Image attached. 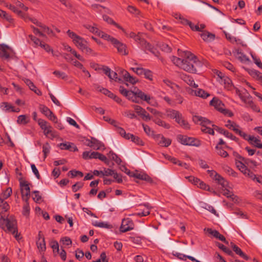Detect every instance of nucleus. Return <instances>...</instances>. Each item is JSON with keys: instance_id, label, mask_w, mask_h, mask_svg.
I'll return each instance as SVG.
<instances>
[{"instance_id": "obj_57", "label": "nucleus", "mask_w": 262, "mask_h": 262, "mask_svg": "<svg viewBox=\"0 0 262 262\" xmlns=\"http://www.w3.org/2000/svg\"><path fill=\"white\" fill-rule=\"evenodd\" d=\"M114 171L115 170L109 168H104L103 170H101V173L105 176H113V174H114Z\"/></svg>"}, {"instance_id": "obj_13", "label": "nucleus", "mask_w": 262, "mask_h": 262, "mask_svg": "<svg viewBox=\"0 0 262 262\" xmlns=\"http://www.w3.org/2000/svg\"><path fill=\"white\" fill-rule=\"evenodd\" d=\"M134 228V224L133 221L129 219H124L122 221L120 226V231L122 232H126L127 231L133 230Z\"/></svg>"}, {"instance_id": "obj_12", "label": "nucleus", "mask_w": 262, "mask_h": 262, "mask_svg": "<svg viewBox=\"0 0 262 262\" xmlns=\"http://www.w3.org/2000/svg\"><path fill=\"white\" fill-rule=\"evenodd\" d=\"M153 138L159 145L162 147H168L171 143V139L165 138L161 134H155Z\"/></svg>"}, {"instance_id": "obj_10", "label": "nucleus", "mask_w": 262, "mask_h": 262, "mask_svg": "<svg viewBox=\"0 0 262 262\" xmlns=\"http://www.w3.org/2000/svg\"><path fill=\"white\" fill-rule=\"evenodd\" d=\"M110 38H107V40L110 41L115 46V48L117 49L118 52L123 55H126L128 54V51L126 49V46L120 42L116 38H114L113 37L110 35Z\"/></svg>"}, {"instance_id": "obj_4", "label": "nucleus", "mask_w": 262, "mask_h": 262, "mask_svg": "<svg viewBox=\"0 0 262 262\" xmlns=\"http://www.w3.org/2000/svg\"><path fill=\"white\" fill-rule=\"evenodd\" d=\"M20 189L21 193V196L25 204L23 208V214L26 217H28L30 214V207L28 203V200L30 197V189L29 184L26 181L20 182Z\"/></svg>"}, {"instance_id": "obj_63", "label": "nucleus", "mask_w": 262, "mask_h": 262, "mask_svg": "<svg viewBox=\"0 0 262 262\" xmlns=\"http://www.w3.org/2000/svg\"><path fill=\"white\" fill-rule=\"evenodd\" d=\"M198 186L200 188L206 190H210L209 186L206 185L205 183L200 180V182H198Z\"/></svg>"}, {"instance_id": "obj_22", "label": "nucleus", "mask_w": 262, "mask_h": 262, "mask_svg": "<svg viewBox=\"0 0 262 262\" xmlns=\"http://www.w3.org/2000/svg\"><path fill=\"white\" fill-rule=\"evenodd\" d=\"M176 121L184 129H188L190 128L189 124L184 119L181 114H180L179 117L176 119Z\"/></svg>"}, {"instance_id": "obj_29", "label": "nucleus", "mask_w": 262, "mask_h": 262, "mask_svg": "<svg viewBox=\"0 0 262 262\" xmlns=\"http://www.w3.org/2000/svg\"><path fill=\"white\" fill-rule=\"evenodd\" d=\"M194 92L195 96L200 97L203 98H206L210 96V94L208 93L205 92L202 89H198L195 90Z\"/></svg>"}, {"instance_id": "obj_21", "label": "nucleus", "mask_w": 262, "mask_h": 262, "mask_svg": "<svg viewBox=\"0 0 262 262\" xmlns=\"http://www.w3.org/2000/svg\"><path fill=\"white\" fill-rule=\"evenodd\" d=\"M135 94L136 95V98L138 97L142 100H143L146 101L147 103H149V100H150V97L149 96L146 95L144 93L142 92L141 90L138 89H135Z\"/></svg>"}, {"instance_id": "obj_1", "label": "nucleus", "mask_w": 262, "mask_h": 262, "mask_svg": "<svg viewBox=\"0 0 262 262\" xmlns=\"http://www.w3.org/2000/svg\"><path fill=\"white\" fill-rule=\"evenodd\" d=\"M34 25H35L34 26V43L37 46L40 47L47 52H53L51 47L46 43L48 38L45 34L47 33L54 36L53 31L35 19H34Z\"/></svg>"}, {"instance_id": "obj_52", "label": "nucleus", "mask_w": 262, "mask_h": 262, "mask_svg": "<svg viewBox=\"0 0 262 262\" xmlns=\"http://www.w3.org/2000/svg\"><path fill=\"white\" fill-rule=\"evenodd\" d=\"M143 206L146 207V210H143L142 212L138 213V215L140 216H144L150 214L149 207L148 204H144Z\"/></svg>"}, {"instance_id": "obj_19", "label": "nucleus", "mask_w": 262, "mask_h": 262, "mask_svg": "<svg viewBox=\"0 0 262 262\" xmlns=\"http://www.w3.org/2000/svg\"><path fill=\"white\" fill-rule=\"evenodd\" d=\"M59 146L61 149L69 150L71 151H76L78 150V149L74 144L73 143H61Z\"/></svg>"}, {"instance_id": "obj_11", "label": "nucleus", "mask_w": 262, "mask_h": 262, "mask_svg": "<svg viewBox=\"0 0 262 262\" xmlns=\"http://www.w3.org/2000/svg\"><path fill=\"white\" fill-rule=\"evenodd\" d=\"M83 26L85 28L89 30L90 32L98 36L99 37H100L102 38H103L105 40H107V38H110V35H108L107 34L99 30L97 27V25L96 24H94L93 26L86 24Z\"/></svg>"}, {"instance_id": "obj_46", "label": "nucleus", "mask_w": 262, "mask_h": 262, "mask_svg": "<svg viewBox=\"0 0 262 262\" xmlns=\"http://www.w3.org/2000/svg\"><path fill=\"white\" fill-rule=\"evenodd\" d=\"M12 193V189L11 188H7L2 194L0 198H2L4 200L8 198Z\"/></svg>"}, {"instance_id": "obj_2", "label": "nucleus", "mask_w": 262, "mask_h": 262, "mask_svg": "<svg viewBox=\"0 0 262 262\" xmlns=\"http://www.w3.org/2000/svg\"><path fill=\"white\" fill-rule=\"evenodd\" d=\"M184 58L172 56L171 60L176 66L183 70L191 73H195L196 69L201 66V62L197 57L189 52H184Z\"/></svg>"}, {"instance_id": "obj_54", "label": "nucleus", "mask_w": 262, "mask_h": 262, "mask_svg": "<svg viewBox=\"0 0 262 262\" xmlns=\"http://www.w3.org/2000/svg\"><path fill=\"white\" fill-rule=\"evenodd\" d=\"M125 97H127L129 100H132L133 102H135L136 103L138 102V101L136 100L137 98H136L135 90L134 91H129V93H127V95H126Z\"/></svg>"}, {"instance_id": "obj_17", "label": "nucleus", "mask_w": 262, "mask_h": 262, "mask_svg": "<svg viewBox=\"0 0 262 262\" xmlns=\"http://www.w3.org/2000/svg\"><path fill=\"white\" fill-rule=\"evenodd\" d=\"M131 176L141 180H144L149 183L152 182V179L148 175L145 173L136 172L134 173L132 175H131Z\"/></svg>"}, {"instance_id": "obj_27", "label": "nucleus", "mask_w": 262, "mask_h": 262, "mask_svg": "<svg viewBox=\"0 0 262 262\" xmlns=\"http://www.w3.org/2000/svg\"><path fill=\"white\" fill-rule=\"evenodd\" d=\"M235 164L236 165V167L242 172H243L245 174H247V171L248 168L241 161H237L236 160Z\"/></svg>"}, {"instance_id": "obj_53", "label": "nucleus", "mask_w": 262, "mask_h": 262, "mask_svg": "<svg viewBox=\"0 0 262 262\" xmlns=\"http://www.w3.org/2000/svg\"><path fill=\"white\" fill-rule=\"evenodd\" d=\"M185 81L189 85L193 86V88H197L198 85L195 83L193 78L190 76H187L185 78Z\"/></svg>"}, {"instance_id": "obj_55", "label": "nucleus", "mask_w": 262, "mask_h": 262, "mask_svg": "<svg viewBox=\"0 0 262 262\" xmlns=\"http://www.w3.org/2000/svg\"><path fill=\"white\" fill-rule=\"evenodd\" d=\"M139 116H140L144 121H148L151 120V117L149 114L144 109Z\"/></svg>"}, {"instance_id": "obj_6", "label": "nucleus", "mask_w": 262, "mask_h": 262, "mask_svg": "<svg viewBox=\"0 0 262 262\" xmlns=\"http://www.w3.org/2000/svg\"><path fill=\"white\" fill-rule=\"evenodd\" d=\"M244 92H243L242 91L236 89V93L239 96L242 101L255 111L259 112V109L254 104L252 97L250 95L249 93L245 89H244Z\"/></svg>"}, {"instance_id": "obj_48", "label": "nucleus", "mask_w": 262, "mask_h": 262, "mask_svg": "<svg viewBox=\"0 0 262 262\" xmlns=\"http://www.w3.org/2000/svg\"><path fill=\"white\" fill-rule=\"evenodd\" d=\"M205 231H207L209 234L212 235L213 237H215L216 238H217L218 236L220 235V233L218 231L216 230H212L211 228H205L204 229Z\"/></svg>"}, {"instance_id": "obj_36", "label": "nucleus", "mask_w": 262, "mask_h": 262, "mask_svg": "<svg viewBox=\"0 0 262 262\" xmlns=\"http://www.w3.org/2000/svg\"><path fill=\"white\" fill-rule=\"evenodd\" d=\"M36 245L38 249L40 251H45L46 249V243L45 239H42L41 240H37L36 241Z\"/></svg>"}, {"instance_id": "obj_8", "label": "nucleus", "mask_w": 262, "mask_h": 262, "mask_svg": "<svg viewBox=\"0 0 262 262\" xmlns=\"http://www.w3.org/2000/svg\"><path fill=\"white\" fill-rule=\"evenodd\" d=\"M37 122L46 136L51 138H54L57 136L56 133L52 129V127L49 124L48 122L41 119H38Z\"/></svg>"}, {"instance_id": "obj_18", "label": "nucleus", "mask_w": 262, "mask_h": 262, "mask_svg": "<svg viewBox=\"0 0 262 262\" xmlns=\"http://www.w3.org/2000/svg\"><path fill=\"white\" fill-rule=\"evenodd\" d=\"M210 105L214 106V107L219 112L224 106V104L222 102L221 100L216 97H214L210 101Z\"/></svg>"}, {"instance_id": "obj_42", "label": "nucleus", "mask_w": 262, "mask_h": 262, "mask_svg": "<svg viewBox=\"0 0 262 262\" xmlns=\"http://www.w3.org/2000/svg\"><path fill=\"white\" fill-rule=\"evenodd\" d=\"M51 147L49 144L47 142L42 146V152H43L44 158H46L47 155L50 153Z\"/></svg>"}, {"instance_id": "obj_14", "label": "nucleus", "mask_w": 262, "mask_h": 262, "mask_svg": "<svg viewBox=\"0 0 262 262\" xmlns=\"http://www.w3.org/2000/svg\"><path fill=\"white\" fill-rule=\"evenodd\" d=\"M11 48L6 45H0V57L3 59L8 60L10 58Z\"/></svg>"}, {"instance_id": "obj_9", "label": "nucleus", "mask_w": 262, "mask_h": 262, "mask_svg": "<svg viewBox=\"0 0 262 262\" xmlns=\"http://www.w3.org/2000/svg\"><path fill=\"white\" fill-rule=\"evenodd\" d=\"M178 140L182 144L190 146H199L201 145L200 141L192 137L179 135L178 136Z\"/></svg>"}, {"instance_id": "obj_39", "label": "nucleus", "mask_w": 262, "mask_h": 262, "mask_svg": "<svg viewBox=\"0 0 262 262\" xmlns=\"http://www.w3.org/2000/svg\"><path fill=\"white\" fill-rule=\"evenodd\" d=\"M93 148L94 149L98 150L100 149L101 147L102 144L100 141L98 140L95 138L92 137Z\"/></svg>"}, {"instance_id": "obj_59", "label": "nucleus", "mask_w": 262, "mask_h": 262, "mask_svg": "<svg viewBox=\"0 0 262 262\" xmlns=\"http://www.w3.org/2000/svg\"><path fill=\"white\" fill-rule=\"evenodd\" d=\"M0 16L6 19L9 22H11L13 20L11 16L6 12L0 9Z\"/></svg>"}, {"instance_id": "obj_16", "label": "nucleus", "mask_w": 262, "mask_h": 262, "mask_svg": "<svg viewBox=\"0 0 262 262\" xmlns=\"http://www.w3.org/2000/svg\"><path fill=\"white\" fill-rule=\"evenodd\" d=\"M223 33L225 34L226 39L231 43H236L237 44L241 45L243 47H246V45L244 44L241 39L231 36L225 31H223Z\"/></svg>"}, {"instance_id": "obj_28", "label": "nucleus", "mask_w": 262, "mask_h": 262, "mask_svg": "<svg viewBox=\"0 0 262 262\" xmlns=\"http://www.w3.org/2000/svg\"><path fill=\"white\" fill-rule=\"evenodd\" d=\"M216 245L220 249L222 250L225 253H226L228 255H230V256L233 255V253L232 252V251L230 249L226 247L222 244L217 242L216 243Z\"/></svg>"}, {"instance_id": "obj_24", "label": "nucleus", "mask_w": 262, "mask_h": 262, "mask_svg": "<svg viewBox=\"0 0 262 262\" xmlns=\"http://www.w3.org/2000/svg\"><path fill=\"white\" fill-rule=\"evenodd\" d=\"M9 208V205L5 200L0 198V213H3L7 211Z\"/></svg>"}, {"instance_id": "obj_50", "label": "nucleus", "mask_w": 262, "mask_h": 262, "mask_svg": "<svg viewBox=\"0 0 262 262\" xmlns=\"http://www.w3.org/2000/svg\"><path fill=\"white\" fill-rule=\"evenodd\" d=\"M81 51L88 55L91 54L95 55L96 54L91 48H89L87 46V44L83 48H82Z\"/></svg>"}, {"instance_id": "obj_60", "label": "nucleus", "mask_w": 262, "mask_h": 262, "mask_svg": "<svg viewBox=\"0 0 262 262\" xmlns=\"http://www.w3.org/2000/svg\"><path fill=\"white\" fill-rule=\"evenodd\" d=\"M83 186V183L82 182H77L76 184L72 186V190L75 192L77 191L79 189L81 188Z\"/></svg>"}, {"instance_id": "obj_47", "label": "nucleus", "mask_w": 262, "mask_h": 262, "mask_svg": "<svg viewBox=\"0 0 262 262\" xmlns=\"http://www.w3.org/2000/svg\"><path fill=\"white\" fill-rule=\"evenodd\" d=\"M34 194L35 195V197H34V201L36 203L39 204L43 201L41 195L38 191H34Z\"/></svg>"}, {"instance_id": "obj_25", "label": "nucleus", "mask_w": 262, "mask_h": 262, "mask_svg": "<svg viewBox=\"0 0 262 262\" xmlns=\"http://www.w3.org/2000/svg\"><path fill=\"white\" fill-rule=\"evenodd\" d=\"M141 46L154 54H156V49L151 45L147 42L145 40H142Z\"/></svg>"}, {"instance_id": "obj_30", "label": "nucleus", "mask_w": 262, "mask_h": 262, "mask_svg": "<svg viewBox=\"0 0 262 262\" xmlns=\"http://www.w3.org/2000/svg\"><path fill=\"white\" fill-rule=\"evenodd\" d=\"M153 121L157 125L162 126L166 129H169L170 127V124L166 123L165 121H162L159 118H156L153 120Z\"/></svg>"}, {"instance_id": "obj_23", "label": "nucleus", "mask_w": 262, "mask_h": 262, "mask_svg": "<svg viewBox=\"0 0 262 262\" xmlns=\"http://www.w3.org/2000/svg\"><path fill=\"white\" fill-rule=\"evenodd\" d=\"M200 35L202 39L205 41H210L214 40L215 38V35L211 33H210L207 31H202V33L200 34Z\"/></svg>"}, {"instance_id": "obj_35", "label": "nucleus", "mask_w": 262, "mask_h": 262, "mask_svg": "<svg viewBox=\"0 0 262 262\" xmlns=\"http://www.w3.org/2000/svg\"><path fill=\"white\" fill-rule=\"evenodd\" d=\"M223 168L225 172H226L229 175L235 178L237 177V173L228 166L225 165L223 167Z\"/></svg>"}, {"instance_id": "obj_15", "label": "nucleus", "mask_w": 262, "mask_h": 262, "mask_svg": "<svg viewBox=\"0 0 262 262\" xmlns=\"http://www.w3.org/2000/svg\"><path fill=\"white\" fill-rule=\"evenodd\" d=\"M119 74L122 75L125 81L128 82L133 84H135L138 82V79L135 77L132 76L130 74L126 71L121 69L119 72Z\"/></svg>"}, {"instance_id": "obj_44", "label": "nucleus", "mask_w": 262, "mask_h": 262, "mask_svg": "<svg viewBox=\"0 0 262 262\" xmlns=\"http://www.w3.org/2000/svg\"><path fill=\"white\" fill-rule=\"evenodd\" d=\"M109 157L115 161L117 164H119L121 162V159L113 151H110L108 154Z\"/></svg>"}, {"instance_id": "obj_62", "label": "nucleus", "mask_w": 262, "mask_h": 262, "mask_svg": "<svg viewBox=\"0 0 262 262\" xmlns=\"http://www.w3.org/2000/svg\"><path fill=\"white\" fill-rule=\"evenodd\" d=\"M202 207H203L205 209H206V210L209 211L213 214H216V211L215 210V209L212 206L204 203L203 206H202Z\"/></svg>"}, {"instance_id": "obj_49", "label": "nucleus", "mask_w": 262, "mask_h": 262, "mask_svg": "<svg viewBox=\"0 0 262 262\" xmlns=\"http://www.w3.org/2000/svg\"><path fill=\"white\" fill-rule=\"evenodd\" d=\"M130 140L132 142H133L134 143H136L138 145L143 146L144 144V143L142 141V140L138 136L134 135V137H133V138H132Z\"/></svg>"}, {"instance_id": "obj_5", "label": "nucleus", "mask_w": 262, "mask_h": 262, "mask_svg": "<svg viewBox=\"0 0 262 262\" xmlns=\"http://www.w3.org/2000/svg\"><path fill=\"white\" fill-rule=\"evenodd\" d=\"M193 121L195 123H200L202 126L201 130L203 133H207L210 135H214V129L211 128L213 125L211 122L208 119L200 116L195 115L193 117Z\"/></svg>"}, {"instance_id": "obj_7", "label": "nucleus", "mask_w": 262, "mask_h": 262, "mask_svg": "<svg viewBox=\"0 0 262 262\" xmlns=\"http://www.w3.org/2000/svg\"><path fill=\"white\" fill-rule=\"evenodd\" d=\"M68 35L72 39L73 43L79 49L81 50L86 44L88 42L81 36L77 35L74 32L68 30L67 32Z\"/></svg>"}, {"instance_id": "obj_45", "label": "nucleus", "mask_w": 262, "mask_h": 262, "mask_svg": "<svg viewBox=\"0 0 262 262\" xmlns=\"http://www.w3.org/2000/svg\"><path fill=\"white\" fill-rule=\"evenodd\" d=\"M215 148L217 150V153L219 155L221 156L222 157L225 158L228 156V154L226 151L222 149L221 147L219 146V145H216Z\"/></svg>"}, {"instance_id": "obj_41", "label": "nucleus", "mask_w": 262, "mask_h": 262, "mask_svg": "<svg viewBox=\"0 0 262 262\" xmlns=\"http://www.w3.org/2000/svg\"><path fill=\"white\" fill-rule=\"evenodd\" d=\"M1 108L3 111L11 112V110H13V107L8 102H4L1 103Z\"/></svg>"}, {"instance_id": "obj_20", "label": "nucleus", "mask_w": 262, "mask_h": 262, "mask_svg": "<svg viewBox=\"0 0 262 262\" xmlns=\"http://www.w3.org/2000/svg\"><path fill=\"white\" fill-rule=\"evenodd\" d=\"M248 142L253 146L258 148H262V143H261L259 137H255L253 136H251V137L249 138Z\"/></svg>"}, {"instance_id": "obj_31", "label": "nucleus", "mask_w": 262, "mask_h": 262, "mask_svg": "<svg viewBox=\"0 0 262 262\" xmlns=\"http://www.w3.org/2000/svg\"><path fill=\"white\" fill-rule=\"evenodd\" d=\"M233 130L236 133L238 134L241 137L243 138L245 140L249 142V138L251 137V135H248L246 133L238 129V128H233Z\"/></svg>"}, {"instance_id": "obj_40", "label": "nucleus", "mask_w": 262, "mask_h": 262, "mask_svg": "<svg viewBox=\"0 0 262 262\" xmlns=\"http://www.w3.org/2000/svg\"><path fill=\"white\" fill-rule=\"evenodd\" d=\"M53 74L56 76L58 78H60L63 80H67L68 79V75L64 72L59 71H55L53 72Z\"/></svg>"}, {"instance_id": "obj_3", "label": "nucleus", "mask_w": 262, "mask_h": 262, "mask_svg": "<svg viewBox=\"0 0 262 262\" xmlns=\"http://www.w3.org/2000/svg\"><path fill=\"white\" fill-rule=\"evenodd\" d=\"M0 227L5 231L12 233L16 240L19 239V235L16 226V221L12 216L6 219L2 216L0 219Z\"/></svg>"}, {"instance_id": "obj_34", "label": "nucleus", "mask_w": 262, "mask_h": 262, "mask_svg": "<svg viewBox=\"0 0 262 262\" xmlns=\"http://www.w3.org/2000/svg\"><path fill=\"white\" fill-rule=\"evenodd\" d=\"M39 108L40 112L47 117L52 114V112L44 105H40Z\"/></svg>"}, {"instance_id": "obj_51", "label": "nucleus", "mask_w": 262, "mask_h": 262, "mask_svg": "<svg viewBox=\"0 0 262 262\" xmlns=\"http://www.w3.org/2000/svg\"><path fill=\"white\" fill-rule=\"evenodd\" d=\"M50 245L51 247L53 249V252L55 253L59 252V244L58 242L56 241H51L50 243Z\"/></svg>"}, {"instance_id": "obj_43", "label": "nucleus", "mask_w": 262, "mask_h": 262, "mask_svg": "<svg viewBox=\"0 0 262 262\" xmlns=\"http://www.w3.org/2000/svg\"><path fill=\"white\" fill-rule=\"evenodd\" d=\"M142 126L145 133L147 135L151 136L153 138L154 136L155 135V134L154 133V132L151 129L150 127L144 124H142Z\"/></svg>"}, {"instance_id": "obj_38", "label": "nucleus", "mask_w": 262, "mask_h": 262, "mask_svg": "<svg viewBox=\"0 0 262 262\" xmlns=\"http://www.w3.org/2000/svg\"><path fill=\"white\" fill-rule=\"evenodd\" d=\"M180 114L179 112L173 110L167 111V116L171 118L175 119V120L179 117Z\"/></svg>"}, {"instance_id": "obj_33", "label": "nucleus", "mask_w": 262, "mask_h": 262, "mask_svg": "<svg viewBox=\"0 0 262 262\" xmlns=\"http://www.w3.org/2000/svg\"><path fill=\"white\" fill-rule=\"evenodd\" d=\"M93 225L94 226L98 227L100 228H107V229H110L112 227V226L108 223L106 222H95L93 223Z\"/></svg>"}, {"instance_id": "obj_58", "label": "nucleus", "mask_w": 262, "mask_h": 262, "mask_svg": "<svg viewBox=\"0 0 262 262\" xmlns=\"http://www.w3.org/2000/svg\"><path fill=\"white\" fill-rule=\"evenodd\" d=\"M225 126L232 130H233V128H238L239 127L238 125L236 124L235 122H232L230 120L227 121V123L225 125Z\"/></svg>"}, {"instance_id": "obj_61", "label": "nucleus", "mask_w": 262, "mask_h": 262, "mask_svg": "<svg viewBox=\"0 0 262 262\" xmlns=\"http://www.w3.org/2000/svg\"><path fill=\"white\" fill-rule=\"evenodd\" d=\"M17 122L19 124H26L28 122L25 115H20L17 118Z\"/></svg>"}, {"instance_id": "obj_37", "label": "nucleus", "mask_w": 262, "mask_h": 262, "mask_svg": "<svg viewBox=\"0 0 262 262\" xmlns=\"http://www.w3.org/2000/svg\"><path fill=\"white\" fill-rule=\"evenodd\" d=\"M184 24H186L188 25L192 30L193 31H201L200 29L199 26L198 25H195L191 21H189L187 19H183V21L182 22Z\"/></svg>"}, {"instance_id": "obj_64", "label": "nucleus", "mask_w": 262, "mask_h": 262, "mask_svg": "<svg viewBox=\"0 0 262 262\" xmlns=\"http://www.w3.org/2000/svg\"><path fill=\"white\" fill-rule=\"evenodd\" d=\"M252 59L254 63L260 68L262 69V63L259 58H257L255 56L252 55Z\"/></svg>"}, {"instance_id": "obj_56", "label": "nucleus", "mask_w": 262, "mask_h": 262, "mask_svg": "<svg viewBox=\"0 0 262 262\" xmlns=\"http://www.w3.org/2000/svg\"><path fill=\"white\" fill-rule=\"evenodd\" d=\"M6 6L18 15H20L22 13L21 11L18 10L15 6H13L11 4H6Z\"/></svg>"}, {"instance_id": "obj_32", "label": "nucleus", "mask_w": 262, "mask_h": 262, "mask_svg": "<svg viewBox=\"0 0 262 262\" xmlns=\"http://www.w3.org/2000/svg\"><path fill=\"white\" fill-rule=\"evenodd\" d=\"M250 74L254 78L262 82V73L260 72L255 70H251L249 72Z\"/></svg>"}, {"instance_id": "obj_26", "label": "nucleus", "mask_w": 262, "mask_h": 262, "mask_svg": "<svg viewBox=\"0 0 262 262\" xmlns=\"http://www.w3.org/2000/svg\"><path fill=\"white\" fill-rule=\"evenodd\" d=\"M233 250L235 252V253L241 257L243 258L244 259L247 260L249 259V257L245 254L242 250L238 247L236 245L233 246Z\"/></svg>"}]
</instances>
